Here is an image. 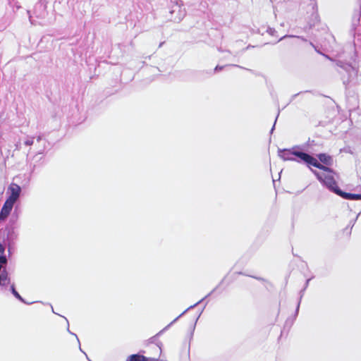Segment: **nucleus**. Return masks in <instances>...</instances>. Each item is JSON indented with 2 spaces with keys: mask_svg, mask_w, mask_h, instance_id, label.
<instances>
[{
  "mask_svg": "<svg viewBox=\"0 0 361 361\" xmlns=\"http://www.w3.org/2000/svg\"><path fill=\"white\" fill-rule=\"evenodd\" d=\"M279 157L284 161H303L309 165L319 167L320 164L317 159L310 155L300 152L298 148L293 147L289 149H281L279 151Z\"/></svg>",
  "mask_w": 361,
  "mask_h": 361,
  "instance_id": "obj_1",
  "label": "nucleus"
},
{
  "mask_svg": "<svg viewBox=\"0 0 361 361\" xmlns=\"http://www.w3.org/2000/svg\"><path fill=\"white\" fill-rule=\"evenodd\" d=\"M322 169V171H316L312 170V172L317 177V178L324 183L330 190L337 194L340 192V190L336 185L334 178V173L328 167L324 166L320 164L318 167Z\"/></svg>",
  "mask_w": 361,
  "mask_h": 361,
  "instance_id": "obj_2",
  "label": "nucleus"
},
{
  "mask_svg": "<svg viewBox=\"0 0 361 361\" xmlns=\"http://www.w3.org/2000/svg\"><path fill=\"white\" fill-rule=\"evenodd\" d=\"M6 258L0 256V286H6L10 283V278L6 270Z\"/></svg>",
  "mask_w": 361,
  "mask_h": 361,
  "instance_id": "obj_3",
  "label": "nucleus"
},
{
  "mask_svg": "<svg viewBox=\"0 0 361 361\" xmlns=\"http://www.w3.org/2000/svg\"><path fill=\"white\" fill-rule=\"evenodd\" d=\"M8 190L10 195L6 201L14 204L20 196L21 188L18 185L11 183Z\"/></svg>",
  "mask_w": 361,
  "mask_h": 361,
  "instance_id": "obj_4",
  "label": "nucleus"
},
{
  "mask_svg": "<svg viewBox=\"0 0 361 361\" xmlns=\"http://www.w3.org/2000/svg\"><path fill=\"white\" fill-rule=\"evenodd\" d=\"M13 207V204L8 202L6 201L5 202L0 212V220L4 221L8 217L11 211L12 210Z\"/></svg>",
  "mask_w": 361,
  "mask_h": 361,
  "instance_id": "obj_5",
  "label": "nucleus"
},
{
  "mask_svg": "<svg viewBox=\"0 0 361 361\" xmlns=\"http://www.w3.org/2000/svg\"><path fill=\"white\" fill-rule=\"evenodd\" d=\"M178 12V15L173 18V20L176 21H180L185 16V11L184 9H182L181 7L179 5H176L171 13H173L174 12Z\"/></svg>",
  "mask_w": 361,
  "mask_h": 361,
  "instance_id": "obj_6",
  "label": "nucleus"
},
{
  "mask_svg": "<svg viewBox=\"0 0 361 361\" xmlns=\"http://www.w3.org/2000/svg\"><path fill=\"white\" fill-rule=\"evenodd\" d=\"M337 195L347 200H358V197H361V195L351 194L343 192L340 190V192H337Z\"/></svg>",
  "mask_w": 361,
  "mask_h": 361,
  "instance_id": "obj_7",
  "label": "nucleus"
},
{
  "mask_svg": "<svg viewBox=\"0 0 361 361\" xmlns=\"http://www.w3.org/2000/svg\"><path fill=\"white\" fill-rule=\"evenodd\" d=\"M149 359L144 357V356H142V355H130L127 361H147ZM150 361H156V360L154 359H149Z\"/></svg>",
  "mask_w": 361,
  "mask_h": 361,
  "instance_id": "obj_8",
  "label": "nucleus"
},
{
  "mask_svg": "<svg viewBox=\"0 0 361 361\" xmlns=\"http://www.w3.org/2000/svg\"><path fill=\"white\" fill-rule=\"evenodd\" d=\"M346 71L349 73V80H351L354 79L357 76V70L351 66H348L346 68Z\"/></svg>",
  "mask_w": 361,
  "mask_h": 361,
  "instance_id": "obj_9",
  "label": "nucleus"
},
{
  "mask_svg": "<svg viewBox=\"0 0 361 361\" xmlns=\"http://www.w3.org/2000/svg\"><path fill=\"white\" fill-rule=\"evenodd\" d=\"M8 286H10V290H11V291L12 292V293L13 294V295H14L16 298H18V299H19V300H23V299H22L21 296H20V295H19V293L16 290V289H15V286H14V285H13V284H11V283H10L8 286H1V287H2V288H8Z\"/></svg>",
  "mask_w": 361,
  "mask_h": 361,
  "instance_id": "obj_10",
  "label": "nucleus"
},
{
  "mask_svg": "<svg viewBox=\"0 0 361 361\" xmlns=\"http://www.w3.org/2000/svg\"><path fill=\"white\" fill-rule=\"evenodd\" d=\"M319 160L326 164H329L330 163V161H331V157L324 154H320L319 156Z\"/></svg>",
  "mask_w": 361,
  "mask_h": 361,
  "instance_id": "obj_11",
  "label": "nucleus"
},
{
  "mask_svg": "<svg viewBox=\"0 0 361 361\" xmlns=\"http://www.w3.org/2000/svg\"><path fill=\"white\" fill-rule=\"evenodd\" d=\"M25 144L26 145H32L33 144V140L32 139H27L26 141H25Z\"/></svg>",
  "mask_w": 361,
  "mask_h": 361,
  "instance_id": "obj_12",
  "label": "nucleus"
},
{
  "mask_svg": "<svg viewBox=\"0 0 361 361\" xmlns=\"http://www.w3.org/2000/svg\"><path fill=\"white\" fill-rule=\"evenodd\" d=\"M4 248L2 245H0V254H2L4 252Z\"/></svg>",
  "mask_w": 361,
  "mask_h": 361,
  "instance_id": "obj_13",
  "label": "nucleus"
}]
</instances>
